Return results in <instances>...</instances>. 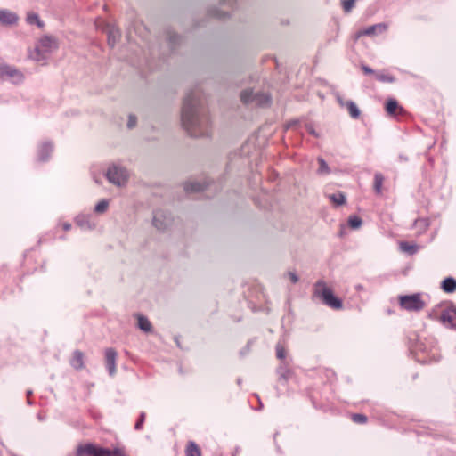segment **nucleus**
Returning a JSON list of instances; mask_svg holds the SVG:
<instances>
[{
    "label": "nucleus",
    "instance_id": "nucleus-22",
    "mask_svg": "<svg viewBox=\"0 0 456 456\" xmlns=\"http://www.w3.org/2000/svg\"><path fill=\"white\" fill-rule=\"evenodd\" d=\"M186 456H201V451L198 444L193 441H189L185 448Z\"/></svg>",
    "mask_w": 456,
    "mask_h": 456
},
{
    "label": "nucleus",
    "instance_id": "nucleus-7",
    "mask_svg": "<svg viewBox=\"0 0 456 456\" xmlns=\"http://www.w3.org/2000/svg\"><path fill=\"white\" fill-rule=\"evenodd\" d=\"M0 78L11 79L14 84L23 81V74L15 67L6 64L0 60Z\"/></svg>",
    "mask_w": 456,
    "mask_h": 456
},
{
    "label": "nucleus",
    "instance_id": "nucleus-9",
    "mask_svg": "<svg viewBox=\"0 0 456 456\" xmlns=\"http://www.w3.org/2000/svg\"><path fill=\"white\" fill-rule=\"evenodd\" d=\"M172 224L169 213L157 209L153 212L152 224L159 231H165Z\"/></svg>",
    "mask_w": 456,
    "mask_h": 456
},
{
    "label": "nucleus",
    "instance_id": "nucleus-18",
    "mask_svg": "<svg viewBox=\"0 0 456 456\" xmlns=\"http://www.w3.org/2000/svg\"><path fill=\"white\" fill-rule=\"evenodd\" d=\"M70 364L76 370L83 369L85 367L84 354L79 350L74 351Z\"/></svg>",
    "mask_w": 456,
    "mask_h": 456
},
{
    "label": "nucleus",
    "instance_id": "nucleus-29",
    "mask_svg": "<svg viewBox=\"0 0 456 456\" xmlns=\"http://www.w3.org/2000/svg\"><path fill=\"white\" fill-rule=\"evenodd\" d=\"M26 20L29 25L36 24L38 28L44 27V22L40 20L38 14L35 12H28Z\"/></svg>",
    "mask_w": 456,
    "mask_h": 456
},
{
    "label": "nucleus",
    "instance_id": "nucleus-51",
    "mask_svg": "<svg viewBox=\"0 0 456 456\" xmlns=\"http://www.w3.org/2000/svg\"><path fill=\"white\" fill-rule=\"evenodd\" d=\"M237 382H238V384L241 383L240 379H238Z\"/></svg>",
    "mask_w": 456,
    "mask_h": 456
},
{
    "label": "nucleus",
    "instance_id": "nucleus-11",
    "mask_svg": "<svg viewBox=\"0 0 456 456\" xmlns=\"http://www.w3.org/2000/svg\"><path fill=\"white\" fill-rule=\"evenodd\" d=\"M440 320L443 323H448V327L456 330V306H451L444 310Z\"/></svg>",
    "mask_w": 456,
    "mask_h": 456
},
{
    "label": "nucleus",
    "instance_id": "nucleus-38",
    "mask_svg": "<svg viewBox=\"0 0 456 456\" xmlns=\"http://www.w3.org/2000/svg\"><path fill=\"white\" fill-rule=\"evenodd\" d=\"M146 414L145 412H141L139 418L134 425V429L139 431L142 429L143 423L145 421Z\"/></svg>",
    "mask_w": 456,
    "mask_h": 456
},
{
    "label": "nucleus",
    "instance_id": "nucleus-24",
    "mask_svg": "<svg viewBox=\"0 0 456 456\" xmlns=\"http://www.w3.org/2000/svg\"><path fill=\"white\" fill-rule=\"evenodd\" d=\"M138 321V327L140 330H142L144 332H150L151 331L152 326L148 318L144 315L139 314L137 317Z\"/></svg>",
    "mask_w": 456,
    "mask_h": 456
},
{
    "label": "nucleus",
    "instance_id": "nucleus-28",
    "mask_svg": "<svg viewBox=\"0 0 456 456\" xmlns=\"http://www.w3.org/2000/svg\"><path fill=\"white\" fill-rule=\"evenodd\" d=\"M329 199L336 206H342L346 203V195L340 191L329 195Z\"/></svg>",
    "mask_w": 456,
    "mask_h": 456
},
{
    "label": "nucleus",
    "instance_id": "nucleus-25",
    "mask_svg": "<svg viewBox=\"0 0 456 456\" xmlns=\"http://www.w3.org/2000/svg\"><path fill=\"white\" fill-rule=\"evenodd\" d=\"M208 15L212 18L223 20L229 16V12L221 10L219 7H214L208 10Z\"/></svg>",
    "mask_w": 456,
    "mask_h": 456
},
{
    "label": "nucleus",
    "instance_id": "nucleus-46",
    "mask_svg": "<svg viewBox=\"0 0 456 456\" xmlns=\"http://www.w3.org/2000/svg\"><path fill=\"white\" fill-rule=\"evenodd\" d=\"M249 351V342L248 343V345L245 346L244 349H242L240 351V354L241 355H244L245 354H247L248 352Z\"/></svg>",
    "mask_w": 456,
    "mask_h": 456
},
{
    "label": "nucleus",
    "instance_id": "nucleus-16",
    "mask_svg": "<svg viewBox=\"0 0 456 456\" xmlns=\"http://www.w3.org/2000/svg\"><path fill=\"white\" fill-rule=\"evenodd\" d=\"M53 144L51 142H44L38 148V160L41 162L47 161L53 152Z\"/></svg>",
    "mask_w": 456,
    "mask_h": 456
},
{
    "label": "nucleus",
    "instance_id": "nucleus-3",
    "mask_svg": "<svg viewBox=\"0 0 456 456\" xmlns=\"http://www.w3.org/2000/svg\"><path fill=\"white\" fill-rule=\"evenodd\" d=\"M240 100L244 104H254L258 107H268L272 102L269 94L254 92L251 89L243 90L240 93Z\"/></svg>",
    "mask_w": 456,
    "mask_h": 456
},
{
    "label": "nucleus",
    "instance_id": "nucleus-32",
    "mask_svg": "<svg viewBox=\"0 0 456 456\" xmlns=\"http://www.w3.org/2000/svg\"><path fill=\"white\" fill-rule=\"evenodd\" d=\"M362 224V221L358 216L353 215L348 218V224L352 229H358Z\"/></svg>",
    "mask_w": 456,
    "mask_h": 456
},
{
    "label": "nucleus",
    "instance_id": "nucleus-48",
    "mask_svg": "<svg viewBox=\"0 0 456 456\" xmlns=\"http://www.w3.org/2000/svg\"><path fill=\"white\" fill-rule=\"evenodd\" d=\"M355 289H356L357 290H361V289H363V287H362V285H360V284H359V285H357V286L355 287Z\"/></svg>",
    "mask_w": 456,
    "mask_h": 456
},
{
    "label": "nucleus",
    "instance_id": "nucleus-15",
    "mask_svg": "<svg viewBox=\"0 0 456 456\" xmlns=\"http://www.w3.org/2000/svg\"><path fill=\"white\" fill-rule=\"evenodd\" d=\"M385 109L387 114L393 117H396L403 112V107H401L397 101L393 98L387 101Z\"/></svg>",
    "mask_w": 456,
    "mask_h": 456
},
{
    "label": "nucleus",
    "instance_id": "nucleus-12",
    "mask_svg": "<svg viewBox=\"0 0 456 456\" xmlns=\"http://www.w3.org/2000/svg\"><path fill=\"white\" fill-rule=\"evenodd\" d=\"M387 29V26L385 23L374 24L366 28L359 30L355 35V38L358 39L359 37H361L362 36L371 37V36L376 35L378 32L382 33V32L386 31Z\"/></svg>",
    "mask_w": 456,
    "mask_h": 456
},
{
    "label": "nucleus",
    "instance_id": "nucleus-39",
    "mask_svg": "<svg viewBox=\"0 0 456 456\" xmlns=\"http://www.w3.org/2000/svg\"><path fill=\"white\" fill-rule=\"evenodd\" d=\"M110 456H127L125 452L120 448L110 449Z\"/></svg>",
    "mask_w": 456,
    "mask_h": 456
},
{
    "label": "nucleus",
    "instance_id": "nucleus-30",
    "mask_svg": "<svg viewBox=\"0 0 456 456\" xmlns=\"http://www.w3.org/2000/svg\"><path fill=\"white\" fill-rule=\"evenodd\" d=\"M384 183V176L381 173H376L374 175V191L377 194H381L382 185Z\"/></svg>",
    "mask_w": 456,
    "mask_h": 456
},
{
    "label": "nucleus",
    "instance_id": "nucleus-31",
    "mask_svg": "<svg viewBox=\"0 0 456 456\" xmlns=\"http://www.w3.org/2000/svg\"><path fill=\"white\" fill-rule=\"evenodd\" d=\"M400 249L411 256L418 252L419 248L416 244H409L408 242L402 241L400 243Z\"/></svg>",
    "mask_w": 456,
    "mask_h": 456
},
{
    "label": "nucleus",
    "instance_id": "nucleus-17",
    "mask_svg": "<svg viewBox=\"0 0 456 456\" xmlns=\"http://www.w3.org/2000/svg\"><path fill=\"white\" fill-rule=\"evenodd\" d=\"M76 224L83 230H93L95 224L91 222L90 216L87 215H78L75 218Z\"/></svg>",
    "mask_w": 456,
    "mask_h": 456
},
{
    "label": "nucleus",
    "instance_id": "nucleus-40",
    "mask_svg": "<svg viewBox=\"0 0 456 456\" xmlns=\"http://www.w3.org/2000/svg\"><path fill=\"white\" fill-rule=\"evenodd\" d=\"M237 0H222L220 3V5L223 7H229L233 8V5L235 4Z\"/></svg>",
    "mask_w": 456,
    "mask_h": 456
},
{
    "label": "nucleus",
    "instance_id": "nucleus-20",
    "mask_svg": "<svg viewBox=\"0 0 456 456\" xmlns=\"http://www.w3.org/2000/svg\"><path fill=\"white\" fill-rule=\"evenodd\" d=\"M119 38H120L119 29L116 28L114 27L108 28V45L110 47H114L116 43L119 40Z\"/></svg>",
    "mask_w": 456,
    "mask_h": 456
},
{
    "label": "nucleus",
    "instance_id": "nucleus-6",
    "mask_svg": "<svg viewBox=\"0 0 456 456\" xmlns=\"http://www.w3.org/2000/svg\"><path fill=\"white\" fill-rule=\"evenodd\" d=\"M105 175L110 183L118 186H121L127 181L128 173L126 168L113 165L109 167Z\"/></svg>",
    "mask_w": 456,
    "mask_h": 456
},
{
    "label": "nucleus",
    "instance_id": "nucleus-36",
    "mask_svg": "<svg viewBox=\"0 0 456 456\" xmlns=\"http://www.w3.org/2000/svg\"><path fill=\"white\" fill-rule=\"evenodd\" d=\"M355 0H341V4L345 12L348 13L352 11Z\"/></svg>",
    "mask_w": 456,
    "mask_h": 456
},
{
    "label": "nucleus",
    "instance_id": "nucleus-8",
    "mask_svg": "<svg viewBox=\"0 0 456 456\" xmlns=\"http://www.w3.org/2000/svg\"><path fill=\"white\" fill-rule=\"evenodd\" d=\"M110 456L109 448H102L94 444H80L77 448L76 456Z\"/></svg>",
    "mask_w": 456,
    "mask_h": 456
},
{
    "label": "nucleus",
    "instance_id": "nucleus-35",
    "mask_svg": "<svg viewBox=\"0 0 456 456\" xmlns=\"http://www.w3.org/2000/svg\"><path fill=\"white\" fill-rule=\"evenodd\" d=\"M276 356L280 360H283L286 357V351L284 346L281 343H277L275 346Z\"/></svg>",
    "mask_w": 456,
    "mask_h": 456
},
{
    "label": "nucleus",
    "instance_id": "nucleus-45",
    "mask_svg": "<svg viewBox=\"0 0 456 456\" xmlns=\"http://www.w3.org/2000/svg\"><path fill=\"white\" fill-rule=\"evenodd\" d=\"M62 228L64 231H69L71 229V224L69 223H64L62 224Z\"/></svg>",
    "mask_w": 456,
    "mask_h": 456
},
{
    "label": "nucleus",
    "instance_id": "nucleus-27",
    "mask_svg": "<svg viewBox=\"0 0 456 456\" xmlns=\"http://www.w3.org/2000/svg\"><path fill=\"white\" fill-rule=\"evenodd\" d=\"M346 106L347 108V110L350 114V116L356 119L360 117L361 115V111L359 110V108L357 107V105L355 104V102H354L353 101H347L346 102Z\"/></svg>",
    "mask_w": 456,
    "mask_h": 456
},
{
    "label": "nucleus",
    "instance_id": "nucleus-5",
    "mask_svg": "<svg viewBox=\"0 0 456 456\" xmlns=\"http://www.w3.org/2000/svg\"><path fill=\"white\" fill-rule=\"evenodd\" d=\"M399 303L403 309L410 312H419L426 306L419 293L400 296Z\"/></svg>",
    "mask_w": 456,
    "mask_h": 456
},
{
    "label": "nucleus",
    "instance_id": "nucleus-13",
    "mask_svg": "<svg viewBox=\"0 0 456 456\" xmlns=\"http://www.w3.org/2000/svg\"><path fill=\"white\" fill-rule=\"evenodd\" d=\"M18 15L7 9H0V23L5 26H12L17 23Z\"/></svg>",
    "mask_w": 456,
    "mask_h": 456
},
{
    "label": "nucleus",
    "instance_id": "nucleus-10",
    "mask_svg": "<svg viewBox=\"0 0 456 456\" xmlns=\"http://www.w3.org/2000/svg\"><path fill=\"white\" fill-rule=\"evenodd\" d=\"M118 354L112 347L105 350V364L110 376L113 377L116 373V361Z\"/></svg>",
    "mask_w": 456,
    "mask_h": 456
},
{
    "label": "nucleus",
    "instance_id": "nucleus-21",
    "mask_svg": "<svg viewBox=\"0 0 456 456\" xmlns=\"http://www.w3.org/2000/svg\"><path fill=\"white\" fill-rule=\"evenodd\" d=\"M441 289L446 293H452L456 290V280L452 277L445 278L441 283Z\"/></svg>",
    "mask_w": 456,
    "mask_h": 456
},
{
    "label": "nucleus",
    "instance_id": "nucleus-49",
    "mask_svg": "<svg viewBox=\"0 0 456 456\" xmlns=\"http://www.w3.org/2000/svg\"><path fill=\"white\" fill-rule=\"evenodd\" d=\"M32 395V391H31V390H28V391H27V395H28V396H29V395Z\"/></svg>",
    "mask_w": 456,
    "mask_h": 456
},
{
    "label": "nucleus",
    "instance_id": "nucleus-52",
    "mask_svg": "<svg viewBox=\"0 0 456 456\" xmlns=\"http://www.w3.org/2000/svg\"><path fill=\"white\" fill-rule=\"evenodd\" d=\"M38 419H39L40 420H43V417H41L40 415H38Z\"/></svg>",
    "mask_w": 456,
    "mask_h": 456
},
{
    "label": "nucleus",
    "instance_id": "nucleus-23",
    "mask_svg": "<svg viewBox=\"0 0 456 456\" xmlns=\"http://www.w3.org/2000/svg\"><path fill=\"white\" fill-rule=\"evenodd\" d=\"M277 373L279 375V380L283 382H287L292 374L291 370L284 363H281L277 368Z\"/></svg>",
    "mask_w": 456,
    "mask_h": 456
},
{
    "label": "nucleus",
    "instance_id": "nucleus-14",
    "mask_svg": "<svg viewBox=\"0 0 456 456\" xmlns=\"http://www.w3.org/2000/svg\"><path fill=\"white\" fill-rule=\"evenodd\" d=\"M209 183L207 181L199 182V181H189L184 183V191L188 193L190 192H199L205 191L208 186Z\"/></svg>",
    "mask_w": 456,
    "mask_h": 456
},
{
    "label": "nucleus",
    "instance_id": "nucleus-2",
    "mask_svg": "<svg viewBox=\"0 0 456 456\" xmlns=\"http://www.w3.org/2000/svg\"><path fill=\"white\" fill-rule=\"evenodd\" d=\"M58 48L56 39L51 36H44L37 44L34 51L30 52L29 57L37 61H45L47 54Z\"/></svg>",
    "mask_w": 456,
    "mask_h": 456
},
{
    "label": "nucleus",
    "instance_id": "nucleus-37",
    "mask_svg": "<svg viewBox=\"0 0 456 456\" xmlns=\"http://www.w3.org/2000/svg\"><path fill=\"white\" fill-rule=\"evenodd\" d=\"M108 205H109V203L107 200H101L100 202H98L95 205L94 211L97 213H103L104 211H106Z\"/></svg>",
    "mask_w": 456,
    "mask_h": 456
},
{
    "label": "nucleus",
    "instance_id": "nucleus-42",
    "mask_svg": "<svg viewBox=\"0 0 456 456\" xmlns=\"http://www.w3.org/2000/svg\"><path fill=\"white\" fill-rule=\"evenodd\" d=\"M288 276L289 277L292 283H297L298 281V276L295 272H289Z\"/></svg>",
    "mask_w": 456,
    "mask_h": 456
},
{
    "label": "nucleus",
    "instance_id": "nucleus-44",
    "mask_svg": "<svg viewBox=\"0 0 456 456\" xmlns=\"http://www.w3.org/2000/svg\"><path fill=\"white\" fill-rule=\"evenodd\" d=\"M306 129H307L308 133L313 134L314 137L319 136V134L315 132V130L314 129V127L311 125H307Z\"/></svg>",
    "mask_w": 456,
    "mask_h": 456
},
{
    "label": "nucleus",
    "instance_id": "nucleus-1",
    "mask_svg": "<svg viewBox=\"0 0 456 456\" xmlns=\"http://www.w3.org/2000/svg\"><path fill=\"white\" fill-rule=\"evenodd\" d=\"M181 120L183 128L191 136H210L211 121L198 86L186 93L181 110Z\"/></svg>",
    "mask_w": 456,
    "mask_h": 456
},
{
    "label": "nucleus",
    "instance_id": "nucleus-43",
    "mask_svg": "<svg viewBox=\"0 0 456 456\" xmlns=\"http://www.w3.org/2000/svg\"><path fill=\"white\" fill-rule=\"evenodd\" d=\"M362 69L367 75H372L375 72L370 67H369L367 65H362Z\"/></svg>",
    "mask_w": 456,
    "mask_h": 456
},
{
    "label": "nucleus",
    "instance_id": "nucleus-26",
    "mask_svg": "<svg viewBox=\"0 0 456 456\" xmlns=\"http://www.w3.org/2000/svg\"><path fill=\"white\" fill-rule=\"evenodd\" d=\"M317 161L319 164V168L317 169L316 173L319 175H327L330 174V168L323 158L318 157Z\"/></svg>",
    "mask_w": 456,
    "mask_h": 456
},
{
    "label": "nucleus",
    "instance_id": "nucleus-34",
    "mask_svg": "<svg viewBox=\"0 0 456 456\" xmlns=\"http://www.w3.org/2000/svg\"><path fill=\"white\" fill-rule=\"evenodd\" d=\"M351 419L354 422L358 424H364L368 420L367 416L362 413H354Z\"/></svg>",
    "mask_w": 456,
    "mask_h": 456
},
{
    "label": "nucleus",
    "instance_id": "nucleus-47",
    "mask_svg": "<svg viewBox=\"0 0 456 456\" xmlns=\"http://www.w3.org/2000/svg\"><path fill=\"white\" fill-rule=\"evenodd\" d=\"M297 121H291V122H289V123L288 124L287 127H288V128H289V127H291V126H293L294 125H297Z\"/></svg>",
    "mask_w": 456,
    "mask_h": 456
},
{
    "label": "nucleus",
    "instance_id": "nucleus-41",
    "mask_svg": "<svg viewBox=\"0 0 456 456\" xmlns=\"http://www.w3.org/2000/svg\"><path fill=\"white\" fill-rule=\"evenodd\" d=\"M136 125V117L134 115H129L128 117V122H127V127L129 129H132Z\"/></svg>",
    "mask_w": 456,
    "mask_h": 456
},
{
    "label": "nucleus",
    "instance_id": "nucleus-33",
    "mask_svg": "<svg viewBox=\"0 0 456 456\" xmlns=\"http://www.w3.org/2000/svg\"><path fill=\"white\" fill-rule=\"evenodd\" d=\"M376 78L382 83H394L395 81V77L388 74H377Z\"/></svg>",
    "mask_w": 456,
    "mask_h": 456
},
{
    "label": "nucleus",
    "instance_id": "nucleus-19",
    "mask_svg": "<svg viewBox=\"0 0 456 456\" xmlns=\"http://www.w3.org/2000/svg\"><path fill=\"white\" fill-rule=\"evenodd\" d=\"M166 34L168 45L170 46L171 50L174 51L176 48V46L181 44L182 37L169 29L167 30Z\"/></svg>",
    "mask_w": 456,
    "mask_h": 456
},
{
    "label": "nucleus",
    "instance_id": "nucleus-50",
    "mask_svg": "<svg viewBox=\"0 0 456 456\" xmlns=\"http://www.w3.org/2000/svg\"><path fill=\"white\" fill-rule=\"evenodd\" d=\"M28 403L31 405L32 404L31 400L28 399Z\"/></svg>",
    "mask_w": 456,
    "mask_h": 456
},
{
    "label": "nucleus",
    "instance_id": "nucleus-4",
    "mask_svg": "<svg viewBox=\"0 0 456 456\" xmlns=\"http://www.w3.org/2000/svg\"><path fill=\"white\" fill-rule=\"evenodd\" d=\"M315 295L322 297L323 303L333 308V309H341L343 306L342 301L334 296L332 290L326 286V283L323 281H318L315 283Z\"/></svg>",
    "mask_w": 456,
    "mask_h": 456
}]
</instances>
